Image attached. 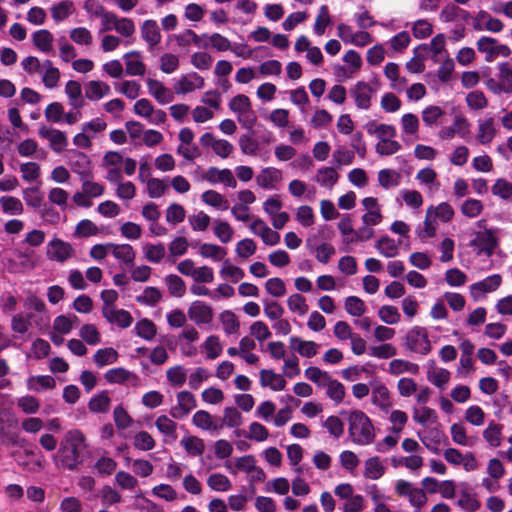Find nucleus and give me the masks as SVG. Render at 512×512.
<instances>
[{
  "mask_svg": "<svg viewBox=\"0 0 512 512\" xmlns=\"http://www.w3.org/2000/svg\"><path fill=\"white\" fill-rule=\"evenodd\" d=\"M502 283V277L500 274H493L484 278L481 281L475 282L470 286V293L474 299H478L481 296L496 291Z\"/></svg>",
  "mask_w": 512,
  "mask_h": 512,
  "instance_id": "nucleus-15",
  "label": "nucleus"
},
{
  "mask_svg": "<svg viewBox=\"0 0 512 512\" xmlns=\"http://www.w3.org/2000/svg\"><path fill=\"white\" fill-rule=\"evenodd\" d=\"M498 133L493 117L481 118L477 121L476 140L481 145H489Z\"/></svg>",
  "mask_w": 512,
  "mask_h": 512,
  "instance_id": "nucleus-13",
  "label": "nucleus"
},
{
  "mask_svg": "<svg viewBox=\"0 0 512 512\" xmlns=\"http://www.w3.org/2000/svg\"><path fill=\"white\" fill-rule=\"evenodd\" d=\"M422 486L430 493L439 492L445 499H452L455 496V483L453 480L439 482L433 477H426L422 480Z\"/></svg>",
  "mask_w": 512,
  "mask_h": 512,
  "instance_id": "nucleus-16",
  "label": "nucleus"
},
{
  "mask_svg": "<svg viewBox=\"0 0 512 512\" xmlns=\"http://www.w3.org/2000/svg\"><path fill=\"white\" fill-rule=\"evenodd\" d=\"M38 134L49 142L50 148L56 153H61L68 145L66 134L58 129L43 125L39 128Z\"/></svg>",
  "mask_w": 512,
  "mask_h": 512,
  "instance_id": "nucleus-9",
  "label": "nucleus"
},
{
  "mask_svg": "<svg viewBox=\"0 0 512 512\" xmlns=\"http://www.w3.org/2000/svg\"><path fill=\"white\" fill-rule=\"evenodd\" d=\"M348 434L354 444L369 445L375 438L374 425L363 411L353 410L348 416Z\"/></svg>",
  "mask_w": 512,
  "mask_h": 512,
  "instance_id": "nucleus-2",
  "label": "nucleus"
},
{
  "mask_svg": "<svg viewBox=\"0 0 512 512\" xmlns=\"http://www.w3.org/2000/svg\"><path fill=\"white\" fill-rule=\"evenodd\" d=\"M229 108L236 115L242 127L251 129L254 126L257 117L248 96L244 94L236 95L230 100Z\"/></svg>",
  "mask_w": 512,
  "mask_h": 512,
  "instance_id": "nucleus-4",
  "label": "nucleus"
},
{
  "mask_svg": "<svg viewBox=\"0 0 512 512\" xmlns=\"http://www.w3.org/2000/svg\"><path fill=\"white\" fill-rule=\"evenodd\" d=\"M503 426L494 421H491L487 428L483 431V438L492 448H497L501 445Z\"/></svg>",
  "mask_w": 512,
  "mask_h": 512,
  "instance_id": "nucleus-52",
  "label": "nucleus"
},
{
  "mask_svg": "<svg viewBox=\"0 0 512 512\" xmlns=\"http://www.w3.org/2000/svg\"><path fill=\"white\" fill-rule=\"evenodd\" d=\"M419 366L403 359H394L389 363L388 372L392 375H400L402 373L417 374Z\"/></svg>",
  "mask_w": 512,
  "mask_h": 512,
  "instance_id": "nucleus-58",
  "label": "nucleus"
},
{
  "mask_svg": "<svg viewBox=\"0 0 512 512\" xmlns=\"http://www.w3.org/2000/svg\"><path fill=\"white\" fill-rule=\"evenodd\" d=\"M65 93L71 106L77 109L83 106L82 87L78 81L69 80L65 85Z\"/></svg>",
  "mask_w": 512,
  "mask_h": 512,
  "instance_id": "nucleus-50",
  "label": "nucleus"
},
{
  "mask_svg": "<svg viewBox=\"0 0 512 512\" xmlns=\"http://www.w3.org/2000/svg\"><path fill=\"white\" fill-rule=\"evenodd\" d=\"M444 114V110L437 105L427 106L421 112L422 121L424 125L429 128L437 125L438 121Z\"/></svg>",
  "mask_w": 512,
  "mask_h": 512,
  "instance_id": "nucleus-63",
  "label": "nucleus"
},
{
  "mask_svg": "<svg viewBox=\"0 0 512 512\" xmlns=\"http://www.w3.org/2000/svg\"><path fill=\"white\" fill-rule=\"evenodd\" d=\"M180 445L190 457L202 456L205 450L203 439L193 435H184L180 440Z\"/></svg>",
  "mask_w": 512,
  "mask_h": 512,
  "instance_id": "nucleus-37",
  "label": "nucleus"
},
{
  "mask_svg": "<svg viewBox=\"0 0 512 512\" xmlns=\"http://www.w3.org/2000/svg\"><path fill=\"white\" fill-rule=\"evenodd\" d=\"M371 385V402L381 411L388 413L393 406L390 391L380 380H373Z\"/></svg>",
  "mask_w": 512,
  "mask_h": 512,
  "instance_id": "nucleus-6",
  "label": "nucleus"
},
{
  "mask_svg": "<svg viewBox=\"0 0 512 512\" xmlns=\"http://www.w3.org/2000/svg\"><path fill=\"white\" fill-rule=\"evenodd\" d=\"M259 378L260 385L265 388H270L272 391H282L286 386L284 377L271 369H262L259 372Z\"/></svg>",
  "mask_w": 512,
  "mask_h": 512,
  "instance_id": "nucleus-28",
  "label": "nucleus"
},
{
  "mask_svg": "<svg viewBox=\"0 0 512 512\" xmlns=\"http://www.w3.org/2000/svg\"><path fill=\"white\" fill-rule=\"evenodd\" d=\"M401 179V174L393 169H382L378 172L379 185L386 190L399 186Z\"/></svg>",
  "mask_w": 512,
  "mask_h": 512,
  "instance_id": "nucleus-51",
  "label": "nucleus"
},
{
  "mask_svg": "<svg viewBox=\"0 0 512 512\" xmlns=\"http://www.w3.org/2000/svg\"><path fill=\"white\" fill-rule=\"evenodd\" d=\"M404 346L412 353L426 356L432 351V343L426 328L414 326L406 333Z\"/></svg>",
  "mask_w": 512,
  "mask_h": 512,
  "instance_id": "nucleus-3",
  "label": "nucleus"
},
{
  "mask_svg": "<svg viewBox=\"0 0 512 512\" xmlns=\"http://www.w3.org/2000/svg\"><path fill=\"white\" fill-rule=\"evenodd\" d=\"M364 129L369 135L375 136L378 141L395 138L397 134L395 126L391 124L378 123L375 120L368 121L364 125Z\"/></svg>",
  "mask_w": 512,
  "mask_h": 512,
  "instance_id": "nucleus-21",
  "label": "nucleus"
},
{
  "mask_svg": "<svg viewBox=\"0 0 512 512\" xmlns=\"http://www.w3.org/2000/svg\"><path fill=\"white\" fill-rule=\"evenodd\" d=\"M477 50L485 55V61L492 62L499 56L508 57L511 54V49L505 45L500 44L495 38L482 36L478 39Z\"/></svg>",
  "mask_w": 512,
  "mask_h": 512,
  "instance_id": "nucleus-5",
  "label": "nucleus"
},
{
  "mask_svg": "<svg viewBox=\"0 0 512 512\" xmlns=\"http://www.w3.org/2000/svg\"><path fill=\"white\" fill-rule=\"evenodd\" d=\"M384 74L390 81V87L397 91L402 92L406 87L407 80L399 74V66L394 62H389L385 65Z\"/></svg>",
  "mask_w": 512,
  "mask_h": 512,
  "instance_id": "nucleus-40",
  "label": "nucleus"
},
{
  "mask_svg": "<svg viewBox=\"0 0 512 512\" xmlns=\"http://www.w3.org/2000/svg\"><path fill=\"white\" fill-rule=\"evenodd\" d=\"M77 324L78 317L76 315H59L53 320L52 330L67 335Z\"/></svg>",
  "mask_w": 512,
  "mask_h": 512,
  "instance_id": "nucleus-45",
  "label": "nucleus"
},
{
  "mask_svg": "<svg viewBox=\"0 0 512 512\" xmlns=\"http://www.w3.org/2000/svg\"><path fill=\"white\" fill-rule=\"evenodd\" d=\"M372 87L366 82H358L352 90V96L357 108L367 110L371 106Z\"/></svg>",
  "mask_w": 512,
  "mask_h": 512,
  "instance_id": "nucleus-25",
  "label": "nucleus"
},
{
  "mask_svg": "<svg viewBox=\"0 0 512 512\" xmlns=\"http://www.w3.org/2000/svg\"><path fill=\"white\" fill-rule=\"evenodd\" d=\"M339 175L334 167H321L316 173V182L322 187L331 189L337 183Z\"/></svg>",
  "mask_w": 512,
  "mask_h": 512,
  "instance_id": "nucleus-48",
  "label": "nucleus"
},
{
  "mask_svg": "<svg viewBox=\"0 0 512 512\" xmlns=\"http://www.w3.org/2000/svg\"><path fill=\"white\" fill-rule=\"evenodd\" d=\"M111 255H113L121 264L126 267L133 265L135 260V251L129 244L110 243Z\"/></svg>",
  "mask_w": 512,
  "mask_h": 512,
  "instance_id": "nucleus-33",
  "label": "nucleus"
},
{
  "mask_svg": "<svg viewBox=\"0 0 512 512\" xmlns=\"http://www.w3.org/2000/svg\"><path fill=\"white\" fill-rule=\"evenodd\" d=\"M290 347L296 351L300 356L305 358H312L318 354L320 345L311 340H304L297 336H292L289 339Z\"/></svg>",
  "mask_w": 512,
  "mask_h": 512,
  "instance_id": "nucleus-20",
  "label": "nucleus"
},
{
  "mask_svg": "<svg viewBox=\"0 0 512 512\" xmlns=\"http://www.w3.org/2000/svg\"><path fill=\"white\" fill-rule=\"evenodd\" d=\"M385 466L378 456L368 458L364 463L363 475L371 480L380 479L385 473Z\"/></svg>",
  "mask_w": 512,
  "mask_h": 512,
  "instance_id": "nucleus-42",
  "label": "nucleus"
},
{
  "mask_svg": "<svg viewBox=\"0 0 512 512\" xmlns=\"http://www.w3.org/2000/svg\"><path fill=\"white\" fill-rule=\"evenodd\" d=\"M142 39L150 48L157 46L162 39L160 28L155 20H145L140 28Z\"/></svg>",
  "mask_w": 512,
  "mask_h": 512,
  "instance_id": "nucleus-27",
  "label": "nucleus"
},
{
  "mask_svg": "<svg viewBox=\"0 0 512 512\" xmlns=\"http://www.w3.org/2000/svg\"><path fill=\"white\" fill-rule=\"evenodd\" d=\"M188 317L196 325L209 324L213 320L212 307L201 300L193 301L188 307Z\"/></svg>",
  "mask_w": 512,
  "mask_h": 512,
  "instance_id": "nucleus-10",
  "label": "nucleus"
},
{
  "mask_svg": "<svg viewBox=\"0 0 512 512\" xmlns=\"http://www.w3.org/2000/svg\"><path fill=\"white\" fill-rule=\"evenodd\" d=\"M126 66V73L130 76H143L146 72V66L142 60L139 51H130L123 55Z\"/></svg>",
  "mask_w": 512,
  "mask_h": 512,
  "instance_id": "nucleus-26",
  "label": "nucleus"
},
{
  "mask_svg": "<svg viewBox=\"0 0 512 512\" xmlns=\"http://www.w3.org/2000/svg\"><path fill=\"white\" fill-rule=\"evenodd\" d=\"M143 253L147 261L151 263H159L165 257L166 248L162 243H147L143 246Z\"/></svg>",
  "mask_w": 512,
  "mask_h": 512,
  "instance_id": "nucleus-64",
  "label": "nucleus"
},
{
  "mask_svg": "<svg viewBox=\"0 0 512 512\" xmlns=\"http://www.w3.org/2000/svg\"><path fill=\"white\" fill-rule=\"evenodd\" d=\"M163 297V293L156 287H146L141 294L136 296V301L147 306H155Z\"/></svg>",
  "mask_w": 512,
  "mask_h": 512,
  "instance_id": "nucleus-59",
  "label": "nucleus"
},
{
  "mask_svg": "<svg viewBox=\"0 0 512 512\" xmlns=\"http://www.w3.org/2000/svg\"><path fill=\"white\" fill-rule=\"evenodd\" d=\"M400 244L401 241L396 242L394 239L385 236L376 242L375 247L382 256L392 258L398 255Z\"/></svg>",
  "mask_w": 512,
  "mask_h": 512,
  "instance_id": "nucleus-49",
  "label": "nucleus"
},
{
  "mask_svg": "<svg viewBox=\"0 0 512 512\" xmlns=\"http://www.w3.org/2000/svg\"><path fill=\"white\" fill-rule=\"evenodd\" d=\"M155 426L164 441H174L177 438V423L167 415H160L155 420Z\"/></svg>",
  "mask_w": 512,
  "mask_h": 512,
  "instance_id": "nucleus-32",
  "label": "nucleus"
},
{
  "mask_svg": "<svg viewBox=\"0 0 512 512\" xmlns=\"http://www.w3.org/2000/svg\"><path fill=\"white\" fill-rule=\"evenodd\" d=\"M166 378L170 386L182 387L187 380V370L183 365H174L167 369Z\"/></svg>",
  "mask_w": 512,
  "mask_h": 512,
  "instance_id": "nucleus-53",
  "label": "nucleus"
},
{
  "mask_svg": "<svg viewBox=\"0 0 512 512\" xmlns=\"http://www.w3.org/2000/svg\"><path fill=\"white\" fill-rule=\"evenodd\" d=\"M175 40L179 46L196 45L198 48H207V34L197 35L193 30L187 29L175 36Z\"/></svg>",
  "mask_w": 512,
  "mask_h": 512,
  "instance_id": "nucleus-35",
  "label": "nucleus"
},
{
  "mask_svg": "<svg viewBox=\"0 0 512 512\" xmlns=\"http://www.w3.org/2000/svg\"><path fill=\"white\" fill-rule=\"evenodd\" d=\"M499 69V84L497 87L492 88L489 87L495 92L500 93L504 92L507 94L512 93V69L509 67L507 63H500L498 66Z\"/></svg>",
  "mask_w": 512,
  "mask_h": 512,
  "instance_id": "nucleus-41",
  "label": "nucleus"
},
{
  "mask_svg": "<svg viewBox=\"0 0 512 512\" xmlns=\"http://www.w3.org/2000/svg\"><path fill=\"white\" fill-rule=\"evenodd\" d=\"M164 283L172 297L182 298L185 295L187 289L186 284L180 276L169 274L165 276Z\"/></svg>",
  "mask_w": 512,
  "mask_h": 512,
  "instance_id": "nucleus-46",
  "label": "nucleus"
},
{
  "mask_svg": "<svg viewBox=\"0 0 512 512\" xmlns=\"http://www.w3.org/2000/svg\"><path fill=\"white\" fill-rule=\"evenodd\" d=\"M437 419L436 411L430 407L423 406L413 411V420L422 426L434 424L437 422Z\"/></svg>",
  "mask_w": 512,
  "mask_h": 512,
  "instance_id": "nucleus-62",
  "label": "nucleus"
},
{
  "mask_svg": "<svg viewBox=\"0 0 512 512\" xmlns=\"http://www.w3.org/2000/svg\"><path fill=\"white\" fill-rule=\"evenodd\" d=\"M202 178L211 184L221 183L229 188H236L237 181L233 172L228 169H218L216 167L208 168L202 175Z\"/></svg>",
  "mask_w": 512,
  "mask_h": 512,
  "instance_id": "nucleus-12",
  "label": "nucleus"
},
{
  "mask_svg": "<svg viewBox=\"0 0 512 512\" xmlns=\"http://www.w3.org/2000/svg\"><path fill=\"white\" fill-rule=\"evenodd\" d=\"M102 313L105 319L111 323L114 324L120 328H127L129 327L132 322L133 318L127 310L124 309H116V308H102Z\"/></svg>",
  "mask_w": 512,
  "mask_h": 512,
  "instance_id": "nucleus-24",
  "label": "nucleus"
},
{
  "mask_svg": "<svg viewBox=\"0 0 512 512\" xmlns=\"http://www.w3.org/2000/svg\"><path fill=\"white\" fill-rule=\"evenodd\" d=\"M85 448V437L77 429L69 430L60 442V447L54 456L56 466L74 470L82 450Z\"/></svg>",
  "mask_w": 512,
  "mask_h": 512,
  "instance_id": "nucleus-1",
  "label": "nucleus"
},
{
  "mask_svg": "<svg viewBox=\"0 0 512 512\" xmlns=\"http://www.w3.org/2000/svg\"><path fill=\"white\" fill-rule=\"evenodd\" d=\"M39 74L46 88L52 89L57 86L60 79V71L50 60L42 62V68Z\"/></svg>",
  "mask_w": 512,
  "mask_h": 512,
  "instance_id": "nucleus-39",
  "label": "nucleus"
},
{
  "mask_svg": "<svg viewBox=\"0 0 512 512\" xmlns=\"http://www.w3.org/2000/svg\"><path fill=\"white\" fill-rule=\"evenodd\" d=\"M491 192L501 200L508 201L512 199V182L505 178H498L492 185Z\"/></svg>",
  "mask_w": 512,
  "mask_h": 512,
  "instance_id": "nucleus-61",
  "label": "nucleus"
},
{
  "mask_svg": "<svg viewBox=\"0 0 512 512\" xmlns=\"http://www.w3.org/2000/svg\"><path fill=\"white\" fill-rule=\"evenodd\" d=\"M110 93V86L100 80H92L85 85V96L91 101H98Z\"/></svg>",
  "mask_w": 512,
  "mask_h": 512,
  "instance_id": "nucleus-36",
  "label": "nucleus"
},
{
  "mask_svg": "<svg viewBox=\"0 0 512 512\" xmlns=\"http://www.w3.org/2000/svg\"><path fill=\"white\" fill-rule=\"evenodd\" d=\"M74 255V248L68 242L54 238L47 245V256L49 259L63 263Z\"/></svg>",
  "mask_w": 512,
  "mask_h": 512,
  "instance_id": "nucleus-11",
  "label": "nucleus"
},
{
  "mask_svg": "<svg viewBox=\"0 0 512 512\" xmlns=\"http://www.w3.org/2000/svg\"><path fill=\"white\" fill-rule=\"evenodd\" d=\"M207 485L215 492H227L231 489L232 482L226 475L215 472L208 476Z\"/></svg>",
  "mask_w": 512,
  "mask_h": 512,
  "instance_id": "nucleus-54",
  "label": "nucleus"
},
{
  "mask_svg": "<svg viewBox=\"0 0 512 512\" xmlns=\"http://www.w3.org/2000/svg\"><path fill=\"white\" fill-rule=\"evenodd\" d=\"M201 349L205 353V358L208 360H214L218 358L223 351V345L220 341L219 336L210 335L201 345Z\"/></svg>",
  "mask_w": 512,
  "mask_h": 512,
  "instance_id": "nucleus-43",
  "label": "nucleus"
},
{
  "mask_svg": "<svg viewBox=\"0 0 512 512\" xmlns=\"http://www.w3.org/2000/svg\"><path fill=\"white\" fill-rule=\"evenodd\" d=\"M450 379L451 373L446 368L438 367L432 363L427 369V380L440 390L447 388Z\"/></svg>",
  "mask_w": 512,
  "mask_h": 512,
  "instance_id": "nucleus-23",
  "label": "nucleus"
},
{
  "mask_svg": "<svg viewBox=\"0 0 512 512\" xmlns=\"http://www.w3.org/2000/svg\"><path fill=\"white\" fill-rule=\"evenodd\" d=\"M201 200L206 205L220 211H225L229 208L228 200L221 193L215 190H207L203 192L201 195Z\"/></svg>",
  "mask_w": 512,
  "mask_h": 512,
  "instance_id": "nucleus-44",
  "label": "nucleus"
},
{
  "mask_svg": "<svg viewBox=\"0 0 512 512\" xmlns=\"http://www.w3.org/2000/svg\"><path fill=\"white\" fill-rule=\"evenodd\" d=\"M473 28L476 31L487 30L498 33L503 29V23L500 19L492 17L486 11H480L474 18Z\"/></svg>",
  "mask_w": 512,
  "mask_h": 512,
  "instance_id": "nucleus-18",
  "label": "nucleus"
},
{
  "mask_svg": "<svg viewBox=\"0 0 512 512\" xmlns=\"http://www.w3.org/2000/svg\"><path fill=\"white\" fill-rule=\"evenodd\" d=\"M147 88L149 94L162 105L171 103L174 100V89L171 90L159 80L148 79Z\"/></svg>",
  "mask_w": 512,
  "mask_h": 512,
  "instance_id": "nucleus-17",
  "label": "nucleus"
},
{
  "mask_svg": "<svg viewBox=\"0 0 512 512\" xmlns=\"http://www.w3.org/2000/svg\"><path fill=\"white\" fill-rule=\"evenodd\" d=\"M326 388L327 396L335 403L340 404L343 402L346 390L344 385L336 379L330 378L324 386Z\"/></svg>",
  "mask_w": 512,
  "mask_h": 512,
  "instance_id": "nucleus-60",
  "label": "nucleus"
},
{
  "mask_svg": "<svg viewBox=\"0 0 512 512\" xmlns=\"http://www.w3.org/2000/svg\"><path fill=\"white\" fill-rule=\"evenodd\" d=\"M176 400L177 405L171 409L173 418H182L196 408V398L189 391L183 390L178 392L176 394Z\"/></svg>",
  "mask_w": 512,
  "mask_h": 512,
  "instance_id": "nucleus-14",
  "label": "nucleus"
},
{
  "mask_svg": "<svg viewBox=\"0 0 512 512\" xmlns=\"http://www.w3.org/2000/svg\"><path fill=\"white\" fill-rule=\"evenodd\" d=\"M51 16L56 23L67 19L74 12V4L70 0L61 1L51 7Z\"/></svg>",
  "mask_w": 512,
  "mask_h": 512,
  "instance_id": "nucleus-56",
  "label": "nucleus"
},
{
  "mask_svg": "<svg viewBox=\"0 0 512 512\" xmlns=\"http://www.w3.org/2000/svg\"><path fill=\"white\" fill-rule=\"evenodd\" d=\"M366 213L362 216L363 224L378 225L382 222L383 216L378 203L374 197H366L362 200Z\"/></svg>",
  "mask_w": 512,
  "mask_h": 512,
  "instance_id": "nucleus-19",
  "label": "nucleus"
},
{
  "mask_svg": "<svg viewBox=\"0 0 512 512\" xmlns=\"http://www.w3.org/2000/svg\"><path fill=\"white\" fill-rule=\"evenodd\" d=\"M283 180V172L276 167L262 168L255 177L256 184L264 190H276Z\"/></svg>",
  "mask_w": 512,
  "mask_h": 512,
  "instance_id": "nucleus-8",
  "label": "nucleus"
},
{
  "mask_svg": "<svg viewBox=\"0 0 512 512\" xmlns=\"http://www.w3.org/2000/svg\"><path fill=\"white\" fill-rule=\"evenodd\" d=\"M32 42L39 51L48 55L54 53V36L50 31L46 29H41L34 32L32 34Z\"/></svg>",
  "mask_w": 512,
  "mask_h": 512,
  "instance_id": "nucleus-34",
  "label": "nucleus"
},
{
  "mask_svg": "<svg viewBox=\"0 0 512 512\" xmlns=\"http://www.w3.org/2000/svg\"><path fill=\"white\" fill-rule=\"evenodd\" d=\"M204 87V79L196 72L180 76L173 85L174 93L185 95Z\"/></svg>",
  "mask_w": 512,
  "mask_h": 512,
  "instance_id": "nucleus-7",
  "label": "nucleus"
},
{
  "mask_svg": "<svg viewBox=\"0 0 512 512\" xmlns=\"http://www.w3.org/2000/svg\"><path fill=\"white\" fill-rule=\"evenodd\" d=\"M69 166L74 173L79 175L80 180L91 176V161L89 157L82 152H74L69 159Z\"/></svg>",
  "mask_w": 512,
  "mask_h": 512,
  "instance_id": "nucleus-22",
  "label": "nucleus"
},
{
  "mask_svg": "<svg viewBox=\"0 0 512 512\" xmlns=\"http://www.w3.org/2000/svg\"><path fill=\"white\" fill-rule=\"evenodd\" d=\"M469 131V122L463 116H456L452 125L441 129L439 136L442 139H452L455 135L465 137Z\"/></svg>",
  "mask_w": 512,
  "mask_h": 512,
  "instance_id": "nucleus-30",
  "label": "nucleus"
},
{
  "mask_svg": "<svg viewBox=\"0 0 512 512\" xmlns=\"http://www.w3.org/2000/svg\"><path fill=\"white\" fill-rule=\"evenodd\" d=\"M219 320L225 334H237L240 329V323L236 314L231 310H224L219 315Z\"/></svg>",
  "mask_w": 512,
  "mask_h": 512,
  "instance_id": "nucleus-47",
  "label": "nucleus"
},
{
  "mask_svg": "<svg viewBox=\"0 0 512 512\" xmlns=\"http://www.w3.org/2000/svg\"><path fill=\"white\" fill-rule=\"evenodd\" d=\"M17 462L23 469L33 473L40 472L45 465L44 456L33 451H25L24 457L19 458Z\"/></svg>",
  "mask_w": 512,
  "mask_h": 512,
  "instance_id": "nucleus-31",
  "label": "nucleus"
},
{
  "mask_svg": "<svg viewBox=\"0 0 512 512\" xmlns=\"http://www.w3.org/2000/svg\"><path fill=\"white\" fill-rule=\"evenodd\" d=\"M484 204L481 200L475 198H468L463 201L460 206V212L463 216L473 219L482 214Z\"/></svg>",
  "mask_w": 512,
  "mask_h": 512,
  "instance_id": "nucleus-57",
  "label": "nucleus"
},
{
  "mask_svg": "<svg viewBox=\"0 0 512 512\" xmlns=\"http://www.w3.org/2000/svg\"><path fill=\"white\" fill-rule=\"evenodd\" d=\"M0 209L3 214L8 216H20L24 213L22 201L11 195H3L0 197Z\"/></svg>",
  "mask_w": 512,
  "mask_h": 512,
  "instance_id": "nucleus-38",
  "label": "nucleus"
},
{
  "mask_svg": "<svg viewBox=\"0 0 512 512\" xmlns=\"http://www.w3.org/2000/svg\"><path fill=\"white\" fill-rule=\"evenodd\" d=\"M402 138H410L412 140L418 139V131L420 128V121L417 115L413 113H405L400 119Z\"/></svg>",
  "mask_w": 512,
  "mask_h": 512,
  "instance_id": "nucleus-29",
  "label": "nucleus"
},
{
  "mask_svg": "<svg viewBox=\"0 0 512 512\" xmlns=\"http://www.w3.org/2000/svg\"><path fill=\"white\" fill-rule=\"evenodd\" d=\"M199 254L203 258L211 259L213 261H222L227 254V250L224 247L213 243H203L200 245Z\"/></svg>",
  "mask_w": 512,
  "mask_h": 512,
  "instance_id": "nucleus-55",
  "label": "nucleus"
}]
</instances>
